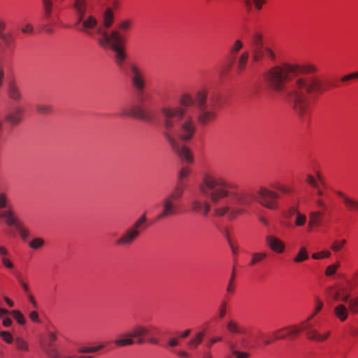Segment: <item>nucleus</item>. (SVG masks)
<instances>
[{
  "instance_id": "29",
  "label": "nucleus",
  "mask_w": 358,
  "mask_h": 358,
  "mask_svg": "<svg viewBox=\"0 0 358 358\" xmlns=\"http://www.w3.org/2000/svg\"><path fill=\"white\" fill-rule=\"evenodd\" d=\"M243 43L241 40H236L229 48L230 53V62L228 64V69H231L234 65L235 59L236 58V54L243 48Z\"/></svg>"
},
{
  "instance_id": "51",
  "label": "nucleus",
  "mask_w": 358,
  "mask_h": 358,
  "mask_svg": "<svg viewBox=\"0 0 358 358\" xmlns=\"http://www.w3.org/2000/svg\"><path fill=\"white\" fill-rule=\"evenodd\" d=\"M331 256V252L328 250L322 251L319 252H315L312 255V257L314 259H321L324 258H329Z\"/></svg>"
},
{
  "instance_id": "58",
  "label": "nucleus",
  "mask_w": 358,
  "mask_h": 358,
  "mask_svg": "<svg viewBox=\"0 0 358 358\" xmlns=\"http://www.w3.org/2000/svg\"><path fill=\"white\" fill-rule=\"evenodd\" d=\"M222 339V336H213L206 342V346L207 348L210 349L215 343L221 342Z\"/></svg>"
},
{
  "instance_id": "40",
  "label": "nucleus",
  "mask_w": 358,
  "mask_h": 358,
  "mask_svg": "<svg viewBox=\"0 0 358 358\" xmlns=\"http://www.w3.org/2000/svg\"><path fill=\"white\" fill-rule=\"evenodd\" d=\"M323 306H324V304H323V302L322 301V300H320L318 297H315L314 312L304 322H308V324H311L310 321L322 310Z\"/></svg>"
},
{
  "instance_id": "8",
  "label": "nucleus",
  "mask_w": 358,
  "mask_h": 358,
  "mask_svg": "<svg viewBox=\"0 0 358 358\" xmlns=\"http://www.w3.org/2000/svg\"><path fill=\"white\" fill-rule=\"evenodd\" d=\"M182 188L183 185L181 183L176 185L171 192L162 199L160 203L161 210L157 215L155 221H161L179 213V206L177 203L180 201L183 195Z\"/></svg>"
},
{
  "instance_id": "48",
  "label": "nucleus",
  "mask_w": 358,
  "mask_h": 358,
  "mask_svg": "<svg viewBox=\"0 0 358 358\" xmlns=\"http://www.w3.org/2000/svg\"><path fill=\"white\" fill-rule=\"evenodd\" d=\"M10 314L20 324L23 325L26 323V320L20 310H13L10 312Z\"/></svg>"
},
{
  "instance_id": "53",
  "label": "nucleus",
  "mask_w": 358,
  "mask_h": 358,
  "mask_svg": "<svg viewBox=\"0 0 358 358\" xmlns=\"http://www.w3.org/2000/svg\"><path fill=\"white\" fill-rule=\"evenodd\" d=\"M348 309L352 312H357L358 308V296L355 299L348 300Z\"/></svg>"
},
{
  "instance_id": "2",
  "label": "nucleus",
  "mask_w": 358,
  "mask_h": 358,
  "mask_svg": "<svg viewBox=\"0 0 358 358\" xmlns=\"http://www.w3.org/2000/svg\"><path fill=\"white\" fill-rule=\"evenodd\" d=\"M199 190L213 203L229 198L231 203L247 207L252 204L255 199L252 192L241 189L237 183L210 173L203 176Z\"/></svg>"
},
{
  "instance_id": "62",
  "label": "nucleus",
  "mask_w": 358,
  "mask_h": 358,
  "mask_svg": "<svg viewBox=\"0 0 358 358\" xmlns=\"http://www.w3.org/2000/svg\"><path fill=\"white\" fill-rule=\"evenodd\" d=\"M29 317L32 322H34L35 323L40 324L41 322V321L38 317V313L35 310L31 311L29 313Z\"/></svg>"
},
{
  "instance_id": "32",
  "label": "nucleus",
  "mask_w": 358,
  "mask_h": 358,
  "mask_svg": "<svg viewBox=\"0 0 358 358\" xmlns=\"http://www.w3.org/2000/svg\"><path fill=\"white\" fill-rule=\"evenodd\" d=\"M250 44L251 45L252 51L264 47L262 35L259 32L253 33L250 39Z\"/></svg>"
},
{
  "instance_id": "36",
  "label": "nucleus",
  "mask_w": 358,
  "mask_h": 358,
  "mask_svg": "<svg viewBox=\"0 0 358 358\" xmlns=\"http://www.w3.org/2000/svg\"><path fill=\"white\" fill-rule=\"evenodd\" d=\"M190 172V168H189L188 166H184L180 169L178 173V180L177 182L176 185H178L180 183H181L183 185L182 193H184L185 189L186 188V184L184 182V180L189 177Z\"/></svg>"
},
{
  "instance_id": "45",
  "label": "nucleus",
  "mask_w": 358,
  "mask_h": 358,
  "mask_svg": "<svg viewBox=\"0 0 358 358\" xmlns=\"http://www.w3.org/2000/svg\"><path fill=\"white\" fill-rule=\"evenodd\" d=\"M0 208H6L5 210L10 208L13 209L9 202L7 195L5 193H0Z\"/></svg>"
},
{
  "instance_id": "20",
  "label": "nucleus",
  "mask_w": 358,
  "mask_h": 358,
  "mask_svg": "<svg viewBox=\"0 0 358 358\" xmlns=\"http://www.w3.org/2000/svg\"><path fill=\"white\" fill-rule=\"evenodd\" d=\"M24 110L21 106H15L5 116V121L11 125L16 126L23 120Z\"/></svg>"
},
{
  "instance_id": "43",
  "label": "nucleus",
  "mask_w": 358,
  "mask_h": 358,
  "mask_svg": "<svg viewBox=\"0 0 358 358\" xmlns=\"http://www.w3.org/2000/svg\"><path fill=\"white\" fill-rule=\"evenodd\" d=\"M105 347V345H99L94 347L82 346L78 349L80 353H92L96 352Z\"/></svg>"
},
{
  "instance_id": "7",
  "label": "nucleus",
  "mask_w": 358,
  "mask_h": 358,
  "mask_svg": "<svg viewBox=\"0 0 358 358\" xmlns=\"http://www.w3.org/2000/svg\"><path fill=\"white\" fill-rule=\"evenodd\" d=\"M96 33L99 36L97 38L98 43L103 48H110L115 52V62L118 66H122L126 58V53L122 48L124 38L117 31H113L109 35L102 28L99 27Z\"/></svg>"
},
{
  "instance_id": "21",
  "label": "nucleus",
  "mask_w": 358,
  "mask_h": 358,
  "mask_svg": "<svg viewBox=\"0 0 358 358\" xmlns=\"http://www.w3.org/2000/svg\"><path fill=\"white\" fill-rule=\"evenodd\" d=\"M336 194L341 198L346 210L352 213H358V199L350 196L341 191H337Z\"/></svg>"
},
{
  "instance_id": "27",
  "label": "nucleus",
  "mask_w": 358,
  "mask_h": 358,
  "mask_svg": "<svg viewBox=\"0 0 358 358\" xmlns=\"http://www.w3.org/2000/svg\"><path fill=\"white\" fill-rule=\"evenodd\" d=\"M206 335V331L201 330L198 331L187 343L189 350H196L198 346L202 343Z\"/></svg>"
},
{
  "instance_id": "41",
  "label": "nucleus",
  "mask_w": 358,
  "mask_h": 358,
  "mask_svg": "<svg viewBox=\"0 0 358 358\" xmlns=\"http://www.w3.org/2000/svg\"><path fill=\"white\" fill-rule=\"evenodd\" d=\"M236 278L235 268H233L227 287V293L230 295H233L235 292L236 289V284L234 282Z\"/></svg>"
},
{
  "instance_id": "55",
  "label": "nucleus",
  "mask_w": 358,
  "mask_h": 358,
  "mask_svg": "<svg viewBox=\"0 0 358 358\" xmlns=\"http://www.w3.org/2000/svg\"><path fill=\"white\" fill-rule=\"evenodd\" d=\"M306 182L311 185L314 188H318V182L317 181V179L311 174H308L306 176V178L305 179Z\"/></svg>"
},
{
  "instance_id": "35",
  "label": "nucleus",
  "mask_w": 358,
  "mask_h": 358,
  "mask_svg": "<svg viewBox=\"0 0 358 358\" xmlns=\"http://www.w3.org/2000/svg\"><path fill=\"white\" fill-rule=\"evenodd\" d=\"M150 334V330L143 326H136L133 329V331L129 333V337L138 338L146 336Z\"/></svg>"
},
{
  "instance_id": "6",
  "label": "nucleus",
  "mask_w": 358,
  "mask_h": 358,
  "mask_svg": "<svg viewBox=\"0 0 358 358\" xmlns=\"http://www.w3.org/2000/svg\"><path fill=\"white\" fill-rule=\"evenodd\" d=\"M301 331H306V338L315 342H323L328 339L331 332L326 331L324 334L320 333L316 329H313L312 324L308 322H302L299 325H292L282 329H279L273 331V340L280 341L285 338L292 340L295 338Z\"/></svg>"
},
{
  "instance_id": "39",
  "label": "nucleus",
  "mask_w": 358,
  "mask_h": 358,
  "mask_svg": "<svg viewBox=\"0 0 358 358\" xmlns=\"http://www.w3.org/2000/svg\"><path fill=\"white\" fill-rule=\"evenodd\" d=\"M125 338L116 339L114 341L115 345L118 347H123L127 345H131L134 343V341L133 339L134 337H129V334H127Z\"/></svg>"
},
{
  "instance_id": "38",
  "label": "nucleus",
  "mask_w": 358,
  "mask_h": 358,
  "mask_svg": "<svg viewBox=\"0 0 358 358\" xmlns=\"http://www.w3.org/2000/svg\"><path fill=\"white\" fill-rule=\"evenodd\" d=\"M309 258L307 250L305 247H301L297 255L294 258V262L301 263Z\"/></svg>"
},
{
  "instance_id": "1",
  "label": "nucleus",
  "mask_w": 358,
  "mask_h": 358,
  "mask_svg": "<svg viewBox=\"0 0 358 358\" xmlns=\"http://www.w3.org/2000/svg\"><path fill=\"white\" fill-rule=\"evenodd\" d=\"M317 67L312 64H292L284 63L275 66L264 74L270 89L275 92L285 90L287 82L294 78L287 96L292 102L294 113L303 120L310 114L309 95L324 92L321 80L313 74Z\"/></svg>"
},
{
  "instance_id": "3",
  "label": "nucleus",
  "mask_w": 358,
  "mask_h": 358,
  "mask_svg": "<svg viewBox=\"0 0 358 358\" xmlns=\"http://www.w3.org/2000/svg\"><path fill=\"white\" fill-rule=\"evenodd\" d=\"M179 106L187 110V108L195 106L198 110L197 121L201 126H206L214 122L217 113L220 106V99L218 94L208 95L206 88L199 90L194 96L189 93L180 95Z\"/></svg>"
},
{
  "instance_id": "52",
  "label": "nucleus",
  "mask_w": 358,
  "mask_h": 358,
  "mask_svg": "<svg viewBox=\"0 0 358 358\" xmlns=\"http://www.w3.org/2000/svg\"><path fill=\"white\" fill-rule=\"evenodd\" d=\"M17 282L22 287L25 294H29L30 292L29 287L28 285L24 280L22 276L20 274H17L16 275Z\"/></svg>"
},
{
  "instance_id": "56",
  "label": "nucleus",
  "mask_w": 358,
  "mask_h": 358,
  "mask_svg": "<svg viewBox=\"0 0 358 358\" xmlns=\"http://www.w3.org/2000/svg\"><path fill=\"white\" fill-rule=\"evenodd\" d=\"M248 6H251L254 3L255 8L258 10L261 9L262 5L266 3V0H245Z\"/></svg>"
},
{
  "instance_id": "31",
  "label": "nucleus",
  "mask_w": 358,
  "mask_h": 358,
  "mask_svg": "<svg viewBox=\"0 0 358 358\" xmlns=\"http://www.w3.org/2000/svg\"><path fill=\"white\" fill-rule=\"evenodd\" d=\"M82 31L89 33L88 30L94 29L97 25V20L92 15H89L86 18L83 17V20L81 21Z\"/></svg>"
},
{
  "instance_id": "17",
  "label": "nucleus",
  "mask_w": 358,
  "mask_h": 358,
  "mask_svg": "<svg viewBox=\"0 0 358 358\" xmlns=\"http://www.w3.org/2000/svg\"><path fill=\"white\" fill-rule=\"evenodd\" d=\"M265 243L271 251L275 253L282 254L285 250V243L274 235H266Z\"/></svg>"
},
{
  "instance_id": "33",
  "label": "nucleus",
  "mask_w": 358,
  "mask_h": 358,
  "mask_svg": "<svg viewBox=\"0 0 358 358\" xmlns=\"http://www.w3.org/2000/svg\"><path fill=\"white\" fill-rule=\"evenodd\" d=\"M0 40L4 44L5 48L9 50H13L15 48V40L13 34L10 32L3 33L0 35Z\"/></svg>"
},
{
  "instance_id": "47",
  "label": "nucleus",
  "mask_w": 358,
  "mask_h": 358,
  "mask_svg": "<svg viewBox=\"0 0 358 358\" xmlns=\"http://www.w3.org/2000/svg\"><path fill=\"white\" fill-rule=\"evenodd\" d=\"M307 222V217L305 214L301 213L299 211L296 213L294 224L296 227H303Z\"/></svg>"
},
{
  "instance_id": "50",
  "label": "nucleus",
  "mask_w": 358,
  "mask_h": 358,
  "mask_svg": "<svg viewBox=\"0 0 358 358\" xmlns=\"http://www.w3.org/2000/svg\"><path fill=\"white\" fill-rule=\"evenodd\" d=\"M345 243L346 241L345 239H343L340 241H336L331 244V249L334 252H339L343 249Z\"/></svg>"
},
{
  "instance_id": "12",
  "label": "nucleus",
  "mask_w": 358,
  "mask_h": 358,
  "mask_svg": "<svg viewBox=\"0 0 358 358\" xmlns=\"http://www.w3.org/2000/svg\"><path fill=\"white\" fill-rule=\"evenodd\" d=\"M122 117H132L145 122H152L155 119L154 113L150 109L143 108L139 105H131L130 108H123L120 113Z\"/></svg>"
},
{
  "instance_id": "44",
  "label": "nucleus",
  "mask_w": 358,
  "mask_h": 358,
  "mask_svg": "<svg viewBox=\"0 0 358 358\" xmlns=\"http://www.w3.org/2000/svg\"><path fill=\"white\" fill-rule=\"evenodd\" d=\"M45 241L42 238H34L29 243V246L33 250H38L43 247Z\"/></svg>"
},
{
  "instance_id": "46",
  "label": "nucleus",
  "mask_w": 358,
  "mask_h": 358,
  "mask_svg": "<svg viewBox=\"0 0 358 358\" xmlns=\"http://www.w3.org/2000/svg\"><path fill=\"white\" fill-rule=\"evenodd\" d=\"M16 348L22 352H27L29 346L27 343L21 338H17L15 341Z\"/></svg>"
},
{
  "instance_id": "4",
  "label": "nucleus",
  "mask_w": 358,
  "mask_h": 358,
  "mask_svg": "<svg viewBox=\"0 0 358 358\" xmlns=\"http://www.w3.org/2000/svg\"><path fill=\"white\" fill-rule=\"evenodd\" d=\"M165 131L164 135L171 145L172 150L188 163L194 161L190 150L185 145H180L175 138L176 129L186 117L187 110L181 106H164L161 109Z\"/></svg>"
},
{
  "instance_id": "25",
  "label": "nucleus",
  "mask_w": 358,
  "mask_h": 358,
  "mask_svg": "<svg viewBox=\"0 0 358 358\" xmlns=\"http://www.w3.org/2000/svg\"><path fill=\"white\" fill-rule=\"evenodd\" d=\"M7 94L8 97L15 101H18L22 98L20 88L14 80H11L8 83Z\"/></svg>"
},
{
  "instance_id": "64",
  "label": "nucleus",
  "mask_w": 358,
  "mask_h": 358,
  "mask_svg": "<svg viewBox=\"0 0 358 358\" xmlns=\"http://www.w3.org/2000/svg\"><path fill=\"white\" fill-rule=\"evenodd\" d=\"M356 76L355 73H350V74H348V75H345L343 77H342L341 78V81L343 83H348L353 79H357L356 78Z\"/></svg>"
},
{
  "instance_id": "60",
  "label": "nucleus",
  "mask_w": 358,
  "mask_h": 358,
  "mask_svg": "<svg viewBox=\"0 0 358 358\" xmlns=\"http://www.w3.org/2000/svg\"><path fill=\"white\" fill-rule=\"evenodd\" d=\"M2 264L8 269H12L14 267L13 262L7 257V256H1Z\"/></svg>"
},
{
  "instance_id": "11",
  "label": "nucleus",
  "mask_w": 358,
  "mask_h": 358,
  "mask_svg": "<svg viewBox=\"0 0 358 358\" xmlns=\"http://www.w3.org/2000/svg\"><path fill=\"white\" fill-rule=\"evenodd\" d=\"M0 219H4L8 227H14L23 241H26L29 238V229L17 217L13 209L10 208L1 212Z\"/></svg>"
},
{
  "instance_id": "15",
  "label": "nucleus",
  "mask_w": 358,
  "mask_h": 358,
  "mask_svg": "<svg viewBox=\"0 0 358 358\" xmlns=\"http://www.w3.org/2000/svg\"><path fill=\"white\" fill-rule=\"evenodd\" d=\"M245 213L243 208L229 205H224L215 208L213 210V215L215 217L226 216L229 220H233Z\"/></svg>"
},
{
  "instance_id": "16",
  "label": "nucleus",
  "mask_w": 358,
  "mask_h": 358,
  "mask_svg": "<svg viewBox=\"0 0 358 358\" xmlns=\"http://www.w3.org/2000/svg\"><path fill=\"white\" fill-rule=\"evenodd\" d=\"M245 343L246 339L245 338L229 342L228 347L230 352L229 357L230 358H250V352L241 350L244 348L243 345Z\"/></svg>"
},
{
  "instance_id": "57",
  "label": "nucleus",
  "mask_w": 358,
  "mask_h": 358,
  "mask_svg": "<svg viewBox=\"0 0 358 358\" xmlns=\"http://www.w3.org/2000/svg\"><path fill=\"white\" fill-rule=\"evenodd\" d=\"M0 336L7 343H11L13 341V336L8 331H1Z\"/></svg>"
},
{
  "instance_id": "61",
  "label": "nucleus",
  "mask_w": 358,
  "mask_h": 358,
  "mask_svg": "<svg viewBox=\"0 0 358 358\" xmlns=\"http://www.w3.org/2000/svg\"><path fill=\"white\" fill-rule=\"evenodd\" d=\"M296 213H299L297 208L296 207L292 206L284 213V217L285 218H290L292 215H296Z\"/></svg>"
},
{
  "instance_id": "63",
  "label": "nucleus",
  "mask_w": 358,
  "mask_h": 358,
  "mask_svg": "<svg viewBox=\"0 0 358 358\" xmlns=\"http://www.w3.org/2000/svg\"><path fill=\"white\" fill-rule=\"evenodd\" d=\"M227 238L228 243H229V245H230V248H231V251H232L233 254H234V255L237 254V252H238V245H234V244L231 242V239H230V238H229V232H228V231H227Z\"/></svg>"
},
{
  "instance_id": "28",
  "label": "nucleus",
  "mask_w": 358,
  "mask_h": 358,
  "mask_svg": "<svg viewBox=\"0 0 358 358\" xmlns=\"http://www.w3.org/2000/svg\"><path fill=\"white\" fill-rule=\"evenodd\" d=\"M249 59V52L245 51L238 57L236 65V72L237 74L242 73L246 69Z\"/></svg>"
},
{
  "instance_id": "9",
  "label": "nucleus",
  "mask_w": 358,
  "mask_h": 358,
  "mask_svg": "<svg viewBox=\"0 0 358 358\" xmlns=\"http://www.w3.org/2000/svg\"><path fill=\"white\" fill-rule=\"evenodd\" d=\"M131 84L136 91V96L138 103H143L148 101L149 94L146 92V78L142 69L136 64L130 66Z\"/></svg>"
},
{
  "instance_id": "54",
  "label": "nucleus",
  "mask_w": 358,
  "mask_h": 358,
  "mask_svg": "<svg viewBox=\"0 0 358 358\" xmlns=\"http://www.w3.org/2000/svg\"><path fill=\"white\" fill-rule=\"evenodd\" d=\"M338 266H339L338 263L333 264L331 265L328 266L325 270V275L327 276H331L332 275H334L336 273Z\"/></svg>"
},
{
  "instance_id": "30",
  "label": "nucleus",
  "mask_w": 358,
  "mask_h": 358,
  "mask_svg": "<svg viewBox=\"0 0 358 358\" xmlns=\"http://www.w3.org/2000/svg\"><path fill=\"white\" fill-rule=\"evenodd\" d=\"M268 255L265 252H255L252 253L250 261L248 264L250 266H254L262 264L266 259Z\"/></svg>"
},
{
  "instance_id": "5",
  "label": "nucleus",
  "mask_w": 358,
  "mask_h": 358,
  "mask_svg": "<svg viewBox=\"0 0 358 358\" xmlns=\"http://www.w3.org/2000/svg\"><path fill=\"white\" fill-rule=\"evenodd\" d=\"M270 187L260 186L257 192L256 200L263 207L270 210H277L280 207L279 199L280 194L289 195L293 189L291 186L283 184L280 181H275L270 184Z\"/></svg>"
},
{
  "instance_id": "49",
  "label": "nucleus",
  "mask_w": 358,
  "mask_h": 358,
  "mask_svg": "<svg viewBox=\"0 0 358 358\" xmlns=\"http://www.w3.org/2000/svg\"><path fill=\"white\" fill-rule=\"evenodd\" d=\"M36 110L38 114L47 115L52 112V107L49 105L38 104L36 106Z\"/></svg>"
},
{
  "instance_id": "14",
  "label": "nucleus",
  "mask_w": 358,
  "mask_h": 358,
  "mask_svg": "<svg viewBox=\"0 0 358 358\" xmlns=\"http://www.w3.org/2000/svg\"><path fill=\"white\" fill-rule=\"evenodd\" d=\"M57 335L55 332L49 331L46 337L42 338L40 345L42 350L50 358H63L57 352L55 345Z\"/></svg>"
},
{
  "instance_id": "13",
  "label": "nucleus",
  "mask_w": 358,
  "mask_h": 358,
  "mask_svg": "<svg viewBox=\"0 0 358 358\" xmlns=\"http://www.w3.org/2000/svg\"><path fill=\"white\" fill-rule=\"evenodd\" d=\"M183 120L184 121L182 122H181L177 127L178 129H176L175 133L177 132V135L180 139L188 141L193 138L196 130V127L194 120L190 115L186 117Z\"/></svg>"
},
{
  "instance_id": "37",
  "label": "nucleus",
  "mask_w": 358,
  "mask_h": 358,
  "mask_svg": "<svg viewBox=\"0 0 358 358\" xmlns=\"http://www.w3.org/2000/svg\"><path fill=\"white\" fill-rule=\"evenodd\" d=\"M43 7V15L45 20H48L52 15L53 3L52 0H42Z\"/></svg>"
},
{
  "instance_id": "18",
  "label": "nucleus",
  "mask_w": 358,
  "mask_h": 358,
  "mask_svg": "<svg viewBox=\"0 0 358 358\" xmlns=\"http://www.w3.org/2000/svg\"><path fill=\"white\" fill-rule=\"evenodd\" d=\"M252 58L254 62H260L265 59L273 61L275 59V55L270 48L262 47L252 51Z\"/></svg>"
},
{
  "instance_id": "42",
  "label": "nucleus",
  "mask_w": 358,
  "mask_h": 358,
  "mask_svg": "<svg viewBox=\"0 0 358 358\" xmlns=\"http://www.w3.org/2000/svg\"><path fill=\"white\" fill-rule=\"evenodd\" d=\"M113 22V13L110 8H107L103 15V25L109 28Z\"/></svg>"
},
{
  "instance_id": "10",
  "label": "nucleus",
  "mask_w": 358,
  "mask_h": 358,
  "mask_svg": "<svg viewBox=\"0 0 358 358\" xmlns=\"http://www.w3.org/2000/svg\"><path fill=\"white\" fill-rule=\"evenodd\" d=\"M146 220L145 213H144L130 228L125 231V232L116 241L115 244L120 246L130 245L140 236L141 231L146 228Z\"/></svg>"
},
{
  "instance_id": "59",
  "label": "nucleus",
  "mask_w": 358,
  "mask_h": 358,
  "mask_svg": "<svg viewBox=\"0 0 358 358\" xmlns=\"http://www.w3.org/2000/svg\"><path fill=\"white\" fill-rule=\"evenodd\" d=\"M227 314V302L222 301L219 307V317L222 319Z\"/></svg>"
},
{
  "instance_id": "19",
  "label": "nucleus",
  "mask_w": 358,
  "mask_h": 358,
  "mask_svg": "<svg viewBox=\"0 0 358 358\" xmlns=\"http://www.w3.org/2000/svg\"><path fill=\"white\" fill-rule=\"evenodd\" d=\"M72 8L76 15V22L75 23V26H78L80 24L81 21L83 20V17H85L87 10V1L73 0Z\"/></svg>"
},
{
  "instance_id": "34",
  "label": "nucleus",
  "mask_w": 358,
  "mask_h": 358,
  "mask_svg": "<svg viewBox=\"0 0 358 358\" xmlns=\"http://www.w3.org/2000/svg\"><path fill=\"white\" fill-rule=\"evenodd\" d=\"M335 315L341 322H344L348 317V311L347 307L344 304H339L334 308Z\"/></svg>"
},
{
  "instance_id": "26",
  "label": "nucleus",
  "mask_w": 358,
  "mask_h": 358,
  "mask_svg": "<svg viewBox=\"0 0 358 358\" xmlns=\"http://www.w3.org/2000/svg\"><path fill=\"white\" fill-rule=\"evenodd\" d=\"M227 331L233 334H245L246 333L245 328L241 325L234 319H230L226 324Z\"/></svg>"
},
{
  "instance_id": "22",
  "label": "nucleus",
  "mask_w": 358,
  "mask_h": 358,
  "mask_svg": "<svg viewBox=\"0 0 358 358\" xmlns=\"http://www.w3.org/2000/svg\"><path fill=\"white\" fill-rule=\"evenodd\" d=\"M327 294L329 297L335 301H342L348 302L350 298V294L346 292V289L344 287H330L327 289Z\"/></svg>"
},
{
  "instance_id": "24",
  "label": "nucleus",
  "mask_w": 358,
  "mask_h": 358,
  "mask_svg": "<svg viewBox=\"0 0 358 358\" xmlns=\"http://www.w3.org/2000/svg\"><path fill=\"white\" fill-rule=\"evenodd\" d=\"M324 217V212L317 210L313 211L309 213L308 219V230L311 231L315 227H318L321 224Z\"/></svg>"
},
{
  "instance_id": "23",
  "label": "nucleus",
  "mask_w": 358,
  "mask_h": 358,
  "mask_svg": "<svg viewBox=\"0 0 358 358\" xmlns=\"http://www.w3.org/2000/svg\"><path fill=\"white\" fill-rule=\"evenodd\" d=\"M191 210L194 213L207 216L211 209L210 204L208 201H201L199 199L193 200L190 203Z\"/></svg>"
}]
</instances>
